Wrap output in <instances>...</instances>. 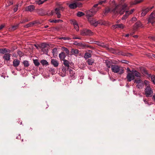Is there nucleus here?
I'll list each match as a JSON object with an SVG mask.
<instances>
[{
	"instance_id": "obj_1",
	"label": "nucleus",
	"mask_w": 155,
	"mask_h": 155,
	"mask_svg": "<svg viewBox=\"0 0 155 155\" xmlns=\"http://www.w3.org/2000/svg\"><path fill=\"white\" fill-rule=\"evenodd\" d=\"M127 6L128 5L126 3H124L122 5H117L114 8L112 11L115 15H117L120 14V15H122L124 12Z\"/></svg>"
},
{
	"instance_id": "obj_2",
	"label": "nucleus",
	"mask_w": 155,
	"mask_h": 155,
	"mask_svg": "<svg viewBox=\"0 0 155 155\" xmlns=\"http://www.w3.org/2000/svg\"><path fill=\"white\" fill-rule=\"evenodd\" d=\"M111 69L113 72L114 73H118L120 74H123L124 71L123 67L116 64L111 66Z\"/></svg>"
},
{
	"instance_id": "obj_3",
	"label": "nucleus",
	"mask_w": 155,
	"mask_h": 155,
	"mask_svg": "<svg viewBox=\"0 0 155 155\" xmlns=\"http://www.w3.org/2000/svg\"><path fill=\"white\" fill-rule=\"evenodd\" d=\"M101 8V7H96L94 6V5L88 11V17L94 16L98 10Z\"/></svg>"
},
{
	"instance_id": "obj_4",
	"label": "nucleus",
	"mask_w": 155,
	"mask_h": 155,
	"mask_svg": "<svg viewBox=\"0 0 155 155\" xmlns=\"http://www.w3.org/2000/svg\"><path fill=\"white\" fill-rule=\"evenodd\" d=\"M145 95L147 97H150L152 96L153 92L152 89L150 86H147L144 90Z\"/></svg>"
},
{
	"instance_id": "obj_5",
	"label": "nucleus",
	"mask_w": 155,
	"mask_h": 155,
	"mask_svg": "<svg viewBox=\"0 0 155 155\" xmlns=\"http://www.w3.org/2000/svg\"><path fill=\"white\" fill-rule=\"evenodd\" d=\"M60 8H56L54 9V10H52L51 13H50V15H54V13H55L57 15L58 18H61V15L60 12Z\"/></svg>"
},
{
	"instance_id": "obj_6",
	"label": "nucleus",
	"mask_w": 155,
	"mask_h": 155,
	"mask_svg": "<svg viewBox=\"0 0 155 155\" xmlns=\"http://www.w3.org/2000/svg\"><path fill=\"white\" fill-rule=\"evenodd\" d=\"M70 23L73 25L75 29L77 31H79V27L77 21L75 19H71L70 20Z\"/></svg>"
},
{
	"instance_id": "obj_7",
	"label": "nucleus",
	"mask_w": 155,
	"mask_h": 155,
	"mask_svg": "<svg viewBox=\"0 0 155 155\" xmlns=\"http://www.w3.org/2000/svg\"><path fill=\"white\" fill-rule=\"evenodd\" d=\"M126 78L127 81L130 82L134 80L135 77L132 71V72H128L127 74Z\"/></svg>"
},
{
	"instance_id": "obj_8",
	"label": "nucleus",
	"mask_w": 155,
	"mask_h": 155,
	"mask_svg": "<svg viewBox=\"0 0 155 155\" xmlns=\"http://www.w3.org/2000/svg\"><path fill=\"white\" fill-rule=\"evenodd\" d=\"M155 22V14L152 12L148 20V23H151L153 25Z\"/></svg>"
},
{
	"instance_id": "obj_9",
	"label": "nucleus",
	"mask_w": 155,
	"mask_h": 155,
	"mask_svg": "<svg viewBox=\"0 0 155 155\" xmlns=\"http://www.w3.org/2000/svg\"><path fill=\"white\" fill-rule=\"evenodd\" d=\"M88 21L90 24L94 27H96L97 25L98 24H100L99 21H96L93 18L89 19L88 18Z\"/></svg>"
},
{
	"instance_id": "obj_10",
	"label": "nucleus",
	"mask_w": 155,
	"mask_h": 155,
	"mask_svg": "<svg viewBox=\"0 0 155 155\" xmlns=\"http://www.w3.org/2000/svg\"><path fill=\"white\" fill-rule=\"evenodd\" d=\"M69 78L72 79H75L76 77V74L75 72L71 69L69 70Z\"/></svg>"
},
{
	"instance_id": "obj_11",
	"label": "nucleus",
	"mask_w": 155,
	"mask_h": 155,
	"mask_svg": "<svg viewBox=\"0 0 155 155\" xmlns=\"http://www.w3.org/2000/svg\"><path fill=\"white\" fill-rule=\"evenodd\" d=\"M125 26L122 24H117L112 26V28L113 29H115L117 28H120L121 29H123L125 28Z\"/></svg>"
},
{
	"instance_id": "obj_12",
	"label": "nucleus",
	"mask_w": 155,
	"mask_h": 155,
	"mask_svg": "<svg viewBox=\"0 0 155 155\" xmlns=\"http://www.w3.org/2000/svg\"><path fill=\"white\" fill-rule=\"evenodd\" d=\"M38 14L41 16H44L45 15H47L50 16V13H48L47 12H46L44 10L41 9L38 11Z\"/></svg>"
},
{
	"instance_id": "obj_13",
	"label": "nucleus",
	"mask_w": 155,
	"mask_h": 155,
	"mask_svg": "<svg viewBox=\"0 0 155 155\" xmlns=\"http://www.w3.org/2000/svg\"><path fill=\"white\" fill-rule=\"evenodd\" d=\"M153 6H152L150 8H147L142 11V12L141 14L142 16H144L147 14V13L151 9L153 8Z\"/></svg>"
},
{
	"instance_id": "obj_14",
	"label": "nucleus",
	"mask_w": 155,
	"mask_h": 155,
	"mask_svg": "<svg viewBox=\"0 0 155 155\" xmlns=\"http://www.w3.org/2000/svg\"><path fill=\"white\" fill-rule=\"evenodd\" d=\"M35 8V7L34 5H31L26 7L25 11H29L31 12L33 11Z\"/></svg>"
},
{
	"instance_id": "obj_15",
	"label": "nucleus",
	"mask_w": 155,
	"mask_h": 155,
	"mask_svg": "<svg viewBox=\"0 0 155 155\" xmlns=\"http://www.w3.org/2000/svg\"><path fill=\"white\" fill-rule=\"evenodd\" d=\"M20 61L18 59H14L13 62V65L15 67H18L20 64Z\"/></svg>"
},
{
	"instance_id": "obj_16",
	"label": "nucleus",
	"mask_w": 155,
	"mask_h": 155,
	"mask_svg": "<svg viewBox=\"0 0 155 155\" xmlns=\"http://www.w3.org/2000/svg\"><path fill=\"white\" fill-rule=\"evenodd\" d=\"M51 64L54 67H57L58 66L59 62L56 59H52L51 61Z\"/></svg>"
},
{
	"instance_id": "obj_17",
	"label": "nucleus",
	"mask_w": 155,
	"mask_h": 155,
	"mask_svg": "<svg viewBox=\"0 0 155 155\" xmlns=\"http://www.w3.org/2000/svg\"><path fill=\"white\" fill-rule=\"evenodd\" d=\"M106 2V0H100L97 3L94 4V6L96 7H98V6L99 5H102L103 4L105 3Z\"/></svg>"
},
{
	"instance_id": "obj_18",
	"label": "nucleus",
	"mask_w": 155,
	"mask_h": 155,
	"mask_svg": "<svg viewBox=\"0 0 155 155\" xmlns=\"http://www.w3.org/2000/svg\"><path fill=\"white\" fill-rule=\"evenodd\" d=\"M11 54L9 53L5 54L3 56V59L5 61H9L10 59Z\"/></svg>"
},
{
	"instance_id": "obj_19",
	"label": "nucleus",
	"mask_w": 155,
	"mask_h": 155,
	"mask_svg": "<svg viewBox=\"0 0 155 155\" xmlns=\"http://www.w3.org/2000/svg\"><path fill=\"white\" fill-rule=\"evenodd\" d=\"M132 72L134 75V77L135 76L136 77L140 78L141 77L140 74L137 71L134 70H132Z\"/></svg>"
},
{
	"instance_id": "obj_20",
	"label": "nucleus",
	"mask_w": 155,
	"mask_h": 155,
	"mask_svg": "<svg viewBox=\"0 0 155 155\" xmlns=\"http://www.w3.org/2000/svg\"><path fill=\"white\" fill-rule=\"evenodd\" d=\"M60 59L61 60H65L64 58L66 57L65 54L64 52H62L59 54V55Z\"/></svg>"
},
{
	"instance_id": "obj_21",
	"label": "nucleus",
	"mask_w": 155,
	"mask_h": 155,
	"mask_svg": "<svg viewBox=\"0 0 155 155\" xmlns=\"http://www.w3.org/2000/svg\"><path fill=\"white\" fill-rule=\"evenodd\" d=\"M114 9H111L109 8H106L105 9V11L104 12V15H103V16L106 15L108 13L110 12H113L112 11V10Z\"/></svg>"
},
{
	"instance_id": "obj_22",
	"label": "nucleus",
	"mask_w": 155,
	"mask_h": 155,
	"mask_svg": "<svg viewBox=\"0 0 155 155\" xmlns=\"http://www.w3.org/2000/svg\"><path fill=\"white\" fill-rule=\"evenodd\" d=\"M135 10V9L134 8H133L131 9L130 11H127L125 12V13L126 14V15H127L128 16L132 14L134 12Z\"/></svg>"
},
{
	"instance_id": "obj_23",
	"label": "nucleus",
	"mask_w": 155,
	"mask_h": 155,
	"mask_svg": "<svg viewBox=\"0 0 155 155\" xmlns=\"http://www.w3.org/2000/svg\"><path fill=\"white\" fill-rule=\"evenodd\" d=\"M105 63L108 68H110V67L111 68V66L113 65L111 62L108 60H106L105 61Z\"/></svg>"
},
{
	"instance_id": "obj_24",
	"label": "nucleus",
	"mask_w": 155,
	"mask_h": 155,
	"mask_svg": "<svg viewBox=\"0 0 155 155\" xmlns=\"http://www.w3.org/2000/svg\"><path fill=\"white\" fill-rule=\"evenodd\" d=\"M95 43L98 46L103 48L107 47L106 45L103 43H101L98 41H96Z\"/></svg>"
},
{
	"instance_id": "obj_25",
	"label": "nucleus",
	"mask_w": 155,
	"mask_h": 155,
	"mask_svg": "<svg viewBox=\"0 0 155 155\" xmlns=\"http://www.w3.org/2000/svg\"><path fill=\"white\" fill-rule=\"evenodd\" d=\"M35 22H31L27 24L24 25V27L25 28H28L29 27L32 26L35 24Z\"/></svg>"
},
{
	"instance_id": "obj_26",
	"label": "nucleus",
	"mask_w": 155,
	"mask_h": 155,
	"mask_svg": "<svg viewBox=\"0 0 155 155\" xmlns=\"http://www.w3.org/2000/svg\"><path fill=\"white\" fill-rule=\"evenodd\" d=\"M63 64L64 65L66 66L68 68H69L70 67L69 62L67 60H63Z\"/></svg>"
},
{
	"instance_id": "obj_27",
	"label": "nucleus",
	"mask_w": 155,
	"mask_h": 155,
	"mask_svg": "<svg viewBox=\"0 0 155 155\" xmlns=\"http://www.w3.org/2000/svg\"><path fill=\"white\" fill-rule=\"evenodd\" d=\"M143 0H135L134 2H133L131 4L132 5H136L137 4L143 2Z\"/></svg>"
},
{
	"instance_id": "obj_28",
	"label": "nucleus",
	"mask_w": 155,
	"mask_h": 155,
	"mask_svg": "<svg viewBox=\"0 0 155 155\" xmlns=\"http://www.w3.org/2000/svg\"><path fill=\"white\" fill-rule=\"evenodd\" d=\"M48 0H45L44 1H42L41 0H36L35 1V2L36 4L38 5H40L41 4H42L44 3L45 2H46Z\"/></svg>"
},
{
	"instance_id": "obj_29",
	"label": "nucleus",
	"mask_w": 155,
	"mask_h": 155,
	"mask_svg": "<svg viewBox=\"0 0 155 155\" xmlns=\"http://www.w3.org/2000/svg\"><path fill=\"white\" fill-rule=\"evenodd\" d=\"M149 77L151 78L153 84L155 85V75L150 74L149 75Z\"/></svg>"
},
{
	"instance_id": "obj_30",
	"label": "nucleus",
	"mask_w": 155,
	"mask_h": 155,
	"mask_svg": "<svg viewBox=\"0 0 155 155\" xmlns=\"http://www.w3.org/2000/svg\"><path fill=\"white\" fill-rule=\"evenodd\" d=\"M94 63V60L93 59L91 58L88 59V64L89 65H92V64Z\"/></svg>"
},
{
	"instance_id": "obj_31",
	"label": "nucleus",
	"mask_w": 155,
	"mask_h": 155,
	"mask_svg": "<svg viewBox=\"0 0 155 155\" xmlns=\"http://www.w3.org/2000/svg\"><path fill=\"white\" fill-rule=\"evenodd\" d=\"M30 20H31V19L30 18L28 19L27 18H25V19H23L20 22V23L23 24L25 22H28Z\"/></svg>"
},
{
	"instance_id": "obj_32",
	"label": "nucleus",
	"mask_w": 155,
	"mask_h": 155,
	"mask_svg": "<svg viewBox=\"0 0 155 155\" xmlns=\"http://www.w3.org/2000/svg\"><path fill=\"white\" fill-rule=\"evenodd\" d=\"M41 63L43 65H48L49 64L48 63L47 61L44 59L41 60Z\"/></svg>"
},
{
	"instance_id": "obj_33",
	"label": "nucleus",
	"mask_w": 155,
	"mask_h": 155,
	"mask_svg": "<svg viewBox=\"0 0 155 155\" xmlns=\"http://www.w3.org/2000/svg\"><path fill=\"white\" fill-rule=\"evenodd\" d=\"M141 23L140 22H138L135 24L134 26V27L135 29H137L138 28L140 27Z\"/></svg>"
},
{
	"instance_id": "obj_34",
	"label": "nucleus",
	"mask_w": 155,
	"mask_h": 155,
	"mask_svg": "<svg viewBox=\"0 0 155 155\" xmlns=\"http://www.w3.org/2000/svg\"><path fill=\"white\" fill-rule=\"evenodd\" d=\"M71 52L72 54H78L79 53L78 50L77 49H72Z\"/></svg>"
},
{
	"instance_id": "obj_35",
	"label": "nucleus",
	"mask_w": 155,
	"mask_h": 155,
	"mask_svg": "<svg viewBox=\"0 0 155 155\" xmlns=\"http://www.w3.org/2000/svg\"><path fill=\"white\" fill-rule=\"evenodd\" d=\"M33 63L35 66H38L39 64L40 63L38 61L37 59H35L33 60Z\"/></svg>"
},
{
	"instance_id": "obj_36",
	"label": "nucleus",
	"mask_w": 155,
	"mask_h": 155,
	"mask_svg": "<svg viewBox=\"0 0 155 155\" xmlns=\"http://www.w3.org/2000/svg\"><path fill=\"white\" fill-rule=\"evenodd\" d=\"M19 24H17L16 25L13 26L12 27V28H11L12 31H14V30H15L16 29H17L18 27V26H19Z\"/></svg>"
},
{
	"instance_id": "obj_37",
	"label": "nucleus",
	"mask_w": 155,
	"mask_h": 155,
	"mask_svg": "<svg viewBox=\"0 0 155 155\" xmlns=\"http://www.w3.org/2000/svg\"><path fill=\"white\" fill-rule=\"evenodd\" d=\"M52 53L54 56H56L57 54V49L56 48H54L52 50Z\"/></svg>"
},
{
	"instance_id": "obj_38",
	"label": "nucleus",
	"mask_w": 155,
	"mask_h": 155,
	"mask_svg": "<svg viewBox=\"0 0 155 155\" xmlns=\"http://www.w3.org/2000/svg\"><path fill=\"white\" fill-rule=\"evenodd\" d=\"M62 49L63 51L66 52L67 54L68 55L69 54V51L67 48L65 47H63L62 48Z\"/></svg>"
},
{
	"instance_id": "obj_39",
	"label": "nucleus",
	"mask_w": 155,
	"mask_h": 155,
	"mask_svg": "<svg viewBox=\"0 0 155 155\" xmlns=\"http://www.w3.org/2000/svg\"><path fill=\"white\" fill-rule=\"evenodd\" d=\"M84 15V14L81 12H78L77 14V16L78 17H81L83 15Z\"/></svg>"
},
{
	"instance_id": "obj_40",
	"label": "nucleus",
	"mask_w": 155,
	"mask_h": 155,
	"mask_svg": "<svg viewBox=\"0 0 155 155\" xmlns=\"http://www.w3.org/2000/svg\"><path fill=\"white\" fill-rule=\"evenodd\" d=\"M134 83L138 84H139L140 83H143V82L140 79H137V80H135L134 81Z\"/></svg>"
},
{
	"instance_id": "obj_41",
	"label": "nucleus",
	"mask_w": 155,
	"mask_h": 155,
	"mask_svg": "<svg viewBox=\"0 0 155 155\" xmlns=\"http://www.w3.org/2000/svg\"><path fill=\"white\" fill-rule=\"evenodd\" d=\"M23 64L25 67H28L29 65L28 61H24L23 62Z\"/></svg>"
},
{
	"instance_id": "obj_42",
	"label": "nucleus",
	"mask_w": 155,
	"mask_h": 155,
	"mask_svg": "<svg viewBox=\"0 0 155 155\" xmlns=\"http://www.w3.org/2000/svg\"><path fill=\"white\" fill-rule=\"evenodd\" d=\"M143 83H140L139 84H137V85L136 86L139 89L142 88L143 87Z\"/></svg>"
},
{
	"instance_id": "obj_43",
	"label": "nucleus",
	"mask_w": 155,
	"mask_h": 155,
	"mask_svg": "<svg viewBox=\"0 0 155 155\" xmlns=\"http://www.w3.org/2000/svg\"><path fill=\"white\" fill-rule=\"evenodd\" d=\"M92 51L91 50L88 49V58H91V57Z\"/></svg>"
},
{
	"instance_id": "obj_44",
	"label": "nucleus",
	"mask_w": 155,
	"mask_h": 155,
	"mask_svg": "<svg viewBox=\"0 0 155 155\" xmlns=\"http://www.w3.org/2000/svg\"><path fill=\"white\" fill-rule=\"evenodd\" d=\"M7 52V49L6 48L0 49V53L3 54Z\"/></svg>"
},
{
	"instance_id": "obj_45",
	"label": "nucleus",
	"mask_w": 155,
	"mask_h": 155,
	"mask_svg": "<svg viewBox=\"0 0 155 155\" xmlns=\"http://www.w3.org/2000/svg\"><path fill=\"white\" fill-rule=\"evenodd\" d=\"M59 39H63L64 40H70L71 38L69 37H61L59 38Z\"/></svg>"
},
{
	"instance_id": "obj_46",
	"label": "nucleus",
	"mask_w": 155,
	"mask_h": 155,
	"mask_svg": "<svg viewBox=\"0 0 155 155\" xmlns=\"http://www.w3.org/2000/svg\"><path fill=\"white\" fill-rule=\"evenodd\" d=\"M142 73H143V74L144 75H147L149 77V74H148V71H147L145 69H143V72H142Z\"/></svg>"
},
{
	"instance_id": "obj_47",
	"label": "nucleus",
	"mask_w": 155,
	"mask_h": 155,
	"mask_svg": "<svg viewBox=\"0 0 155 155\" xmlns=\"http://www.w3.org/2000/svg\"><path fill=\"white\" fill-rule=\"evenodd\" d=\"M17 53L20 57H21L23 55V53L20 51H18Z\"/></svg>"
},
{
	"instance_id": "obj_48",
	"label": "nucleus",
	"mask_w": 155,
	"mask_h": 155,
	"mask_svg": "<svg viewBox=\"0 0 155 155\" xmlns=\"http://www.w3.org/2000/svg\"><path fill=\"white\" fill-rule=\"evenodd\" d=\"M87 32V30H83L81 32V34L83 35H86V33Z\"/></svg>"
},
{
	"instance_id": "obj_49",
	"label": "nucleus",
	"mask_w": 155,
	"mask_h": 155,
	"mask_svg": "<svg viewBox=\"0 0 155 155\" xmlns=\"http://www.w3.org/2000/svg\"><path fill=\"white\" fill-rule=\"evenodd\" d=\"M67 71V70L65 68H62V71L64 74V76H65V74H66Z\"/></svg>"
},
{
	"instance_id": "obj_50",
	"label": "nucleus",
	"mask_w": 155,
	"mask_h": 155,
	"mask_svg": "<svg viewBox=\"0 0 155 155\" xmlns=\"http://www.w3.org/2000/svg\"><path fill=\"white\" fill-rule=\"evenodd\" d=\"M93 35V33L90 30H88V36H91Z\"/></svg>"
},
{
	"instance_id": "obj_51",
	"label": "nucleus",
	"mask_w": 155,
	"mask_h": 155,
	"mask_svg": "<svg viewBox=\"0 0 155 155\" xmlns=\"http://www.w3.org/2000/svg\"><path fill=\"white\" fill-rule=\"evenodd\" d=\"M128 16L127 15H126V14H125V15H123V17L122 18V20H124L126 19L128 17Z\"/></svg>"
},
{
	"instance_id": "obj_52",
	"label": "nucleus",
	"mask_w": 155,
	"mask_h": 155,
	"mask_svg": "<svg viewBox=\"0 0 155 155\" xmlns=\"http://www.w3.org/2000/svg\"><path fill=\"white\" fill-rule=\"evenodd\" d=\"M148 38L150 39L155 41V36H150L148 37Z\"/></svg>"
},
{
	"instance_id": "obj_53",
	"label": "nucleus",
	"mask_w": 155,
	"mask_h": 155,
	"mask_svg": "<svg viewBox=\"0 0 155 155\" xmlns=\"http://www.w3.org/2000/svg\"><path fill=\"white\" fill-rule=\"evenodd\" d=\"M121 62L123 63H124L126 64H127L129 63V61L127 60H123L121 61Z\"/></svg>"
},
{
	"instance_id": "obj_54",
	"label": "nucleus",
	"mask_w": 155,
	"mask_h": 155,
	"mask_svg": "<svg viewBox=\"0 0 155 155\" xmlns=\"http://www.w3.org/2000/svg\"><path fill=\"white\" fill-rule=\"evenodd\" d=\"M62 21L60 19L54 20V23H58Z\"/></svg>"
},
{
	"instance_id": "obj_55",
	"label": "nucleus",
	"mask_w": 155,
	"mask_h": 155,
	"mask_svg": "<svg viewBox=\"0 0 155 155\" xmlns=\"http://www.w3.org/2000/svg\"><path fill=\"white\" fill-rule=\"evenodd\" d=\"M144 83L146 85H147V86H148V85L149 83V82L148 81L145 80L144 81Z\"/></svg>"
},
{
	"instance_id": "obj_56",
	"label": "nucleus",
	"mask_w": 155,
	"mask_h": 155,
	"mask_svg": "<svg viewBox=\"0 0 155 155\" xmlns=\"http://www.w3.org/2000/svg\"><path fill=\"white\" fill-rule=\"evenodd\" d=\"M42 48H44L46 47V45L45 43H42L41 45Z\"/></svg>"
},
{
	"instance_id": "obj_57",
	"label": "nucleus",
	"mask_w": 155,
	"mask_h": 155,
	"mask_svg": "<svg viewBox=\"0 0 155 155\" xmlns=\"http://www.w3.org/2000/svg\"><path fill=\"white\" fill-rule=\"evenodd\" d=\"M137 20V19L135 17H133L132 19V21H136Z\"/></svg>"
},
{
	"instance_id": "obj_58",
	"label": "nucleus",
	"mask_w": 155,
	"mask_h": 155,
	"mask_svg": "<svg viewBox=\"0 0 155 155\" xmlns=\"http://www.w3.org/2000/svg\"><path fill=\"white\" fill-rule=\"evenodd\" d=\"M84 58L86 59H87V53L86 52L84 55Z\"/></svg>"
},
{
	"instance_id": "obj_59",
	"label": "nucleus",
	"mask_w": 155,
	"mask_h": 155,
	"mask_svg": "<svg viewBox=\"0 0 155 155\" xmlns=\"http://www.w3.org/2000/svg\"><path fill=\"white\" fill-rule=\"evenodd\" d=\"M143 101L145 104H147L149 105L148 102L146 100L144 99Z\"/></svg>"
},
{
	"instance_id": "obj_60",
	"label": "nucleus",
	"mask_w": 155,
	"mask_h": 155,
	"mask_svg": "<svg viewBox=\"0 0 155 155\" xmlns=\"http://www.w3.org/2000/svg\"><path fill=\"white\" fill-rule=\"evenodd\" d=\"M152 99L153 101L155 102V94L153 95Z\"/></svg>"
},
{
	"instance_id": "obj_61",
	"label": "nucleus",
	"mask_w": 155,
	"mask_h": 155,
	"mask_svg": "<svg viewBox=\"0 0 155 155\" xmlns=\"http://www.w3.org/2000/svg\"><path fill=\"white\" fill-rule=\"evenodd\" d=\"M127 71L130 72H132V71H131L130 69L129 68H127Z\"/></svg>"
},
{
	"instance_id": "obj_62",
	"label": "nucleus",
	"mask_w": 155,
	"mask_h": 155,
	"mask_svg": "<svg viewBox=\"0 0 155 155\" xmlns=\"http://www.w3.org/2000/svg\"><path fill=\"white\" fill-rule=\"evenodd\" d=\"M73 39H80L81 38H79V37H74L73 38Z\"/></svg>"
},
{
	"instance_id": "obj_63",
	"label": "nucleus",
	"mask_w": 155,
	"mask_h": 155,
	"mask_svg": "<svg viewBox=\"0 0 155 155\" xmlns=\"http://www.w3.org/2000/svg\"><path fill=\"white\" fill-rule=\"evenodd\" d=\"M18 10V8L15 7L14 8V10L15 12H16Z\"/></svg>"
},
{
	"instance_id": "obj_64",
	"label": "nucleus",
	"mask_w": 155,
	"mask_h": 155,
	"mask_svg": "<svg viewBox=\"0 0 155 155\" xmlns=\"http://www.w3.org/2000/svg\"><path fill=\"white\" fill-rule=\"evenodd\" d=\"M4 27V26L3 25H1L0 26V30L2 29Z\"/></svg>"
}]
</instances>
